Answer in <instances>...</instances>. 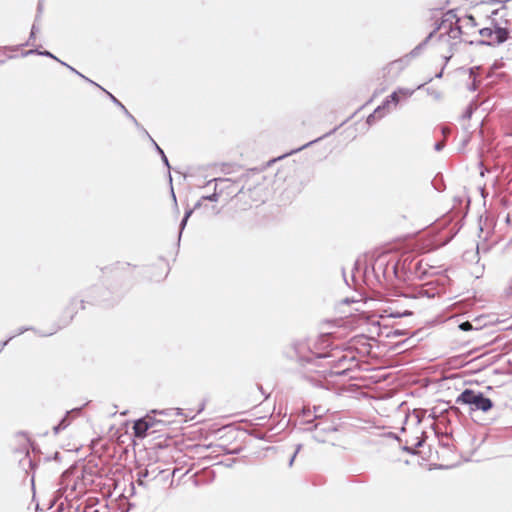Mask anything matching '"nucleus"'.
<instances>
[{"label": "nucleus", "mask_w": 512, "mask_h": 512, "mask_svg": "<svg viewBox=\"0 0 512 512\" xmlns=\"http://www.w3.org/2000/svg\"><path fill=\"white\" fill-rule=\"evenodd\" d=\"M296 354L297 362L301 370V376L313 384H317L318 380L311 374H323L326 376H343L347 375L350 371L346 363L352 362L353 359H348L347 356L341 352L336 355L332 352H317L312 350L307 340L297 341L293 344Z\"/></svg>", "instance_id": "nucleus-1"}, {"label": "nucleus", "mask_w": 512, "mask_h": 512, "mask_svg": "<svg viewBox=\"0 0 512 512\" xmlns=\"http://www.w3.org/2000/svg\"><path fill=\"white\" fill-rule=\"evenodd\" d=\"M449 281L450 280L447 277L433 279L418 286L407 288L402 293V296L410 299H419L424 297L433 299L446 292V284Z\"/></svg>", "instance_id": "nucleus-2"}, {"label": "nucleus", "mask_w": 512, "mask_h": 512, "mask_svg": "<svg viewBox=\"0 0 512 512\" xmlns=\"http://www.w3.org/2000/svg\"><path fill=\"white\" fill-rule=\"evenodd\" d=\"M456 404L468 405L470 411L488 412L494 406L493 401L480 391L470 388L464 389L456 398Z\"/></svg>", "instance_id": "nucleus-3"}, {"label": "nucleus", "mask_w": 512, "mask_h": 512, "mask_svg": "<svg viewBox=\"0 0 512 512\" xmlns=\"http://www.w3.org/2000/svg\"><path fill=\"white\" fill-rule=\"evenodd\" d=\"M503 23L505 25H508L510 23V21L505 19L503 21ZM493 36H494V38L491 40L479 39L476 41H466V40H464V41L470 45L495 47V46H499V45L503 44L509 38H512L511 31L509 30V28L507 26H505L502 29H498L497 32H495Z\"/></svg>", "instance_id": "nucleus-4"}, {"label": "nucleus", "mask_w": 512, "mask_h": 512, "mask_svg": "<svg viewBox=\"0 0 512 512\" xmlns=\"http://www.w3.org/2000/svg\"><path fill=\"white\" fill-rule=\"evenodd\" d=\"M434 36H435V31H431L426 36V38L423 41H421L417 46H415L407 55H405L403 58H401L399 60H396V61L392 62L391 64L392 65H394V64L401 65L402 63H406L407 64L411 58L418 57L422 53V51L426 48V46L429 43V41Z\"/></svg>", "instance_id": "nucleus-5"}, {"label": "nucleus", "mask_w": 512, "mask_h": 512, "mask_svg": "<svg viewBox=\"0 0 512 512\" xmlns=\"http://www.w3.org/2000/svg\"><path fill=\"white\" fill-rule=\"evenodd\" d=\"M85 472H86V469L85 467H83V469L81 470V474L78 475V468L77 467H71L67 470H65L61 477H60V488H59V491H63V492H67L68 488H69V484H68V480L71 476H74L77 478V480H79L80 478L82 480L85 479Z\"/></svg>", "instance_id": "nucleus-6"}, {"label": "nucleus", "mask_w": 512, "mask_h": 512, "mask_svg": "<svg viewBox=\"0 0 512 512\" xmlns=\"http://www.w3.org/2000/svg\"><path fill=\"white\" fill-rule=\"evenodd\" d=\"M214 182V192L210 195H205L201 197V200L217 202L219 200L220 195L223 193V188H219L221 184L229 183L228 178H215L207 182L206 186H209Z\"/></svg>", "instance_id": "nucleus-7"}, {"label": "nucleus", "mask_w": 512, "mask_h": 512, "mask_svg": "<svg viewBox=\"0 0 512 512\" xmlns=\"http://www.w3.org/2000/svg\"><path fill=\"white\" fill-rule=\"evenodd\" d=\"M303 431H315V435H320L321 433H330L336 431V428L333 424L327 423L326 421H315L311 426L301 428Z\"/></svg>", "instance_id": "nucleus-8"}, {"label": "nucleus", "mask_w": 512, "mask_h": 512, "mask_svg": "<svg viewBox=\"0 0 512 512\" xmlns=\"http://www.w3.org/2000/svg\"><path fill=\"white\" fill-rule=\"evenodd\" d=\"M149 140L151 141L155 151L159 154V156L161 157V160L163 162V164L167 167L168 169V177H169V183L171 185V195L173 197V200L174 202L176 203V196H175V193H174V190H173V187H172V176H171V166H170V163H169V160L165 154V152L163 151V149L156 143V141L151 137L149 136Z\"/></svg>", "instance_id": "nucleus-9"}, {"label": "nucleus", "mask_w": 512, "mask_h": 512, "mask_svg": "<svg viewBox=\"0 0 512 512\" xmlns=\"http://www.w3.org/2000/svg\"><path fill=\"white\" fill-rule=\"evenodd\" d=\"M150 429H152L151 424L147 423L144 418H139L134 421L133 431H134V436L136 438H139V439L145 438Z\"/></svg>", "instance_id": "nucleus-10"}, {"label": "nucleus", "mask_w": 512, "mask_h": 512, "mask_svg": "<svg viewBox=\"0 0 512 512\" xmlns=\"http://www.w3.org/2000/svg\"><path fill=\"white\" fill-rule=\"evenodd\" d=\"M75 313H76L75 299H73L71 301L70 305L64 311V315L67 317V319L63 322V325H58L51 332L41 333L40 335L45 337V336H51V335L55 334L59 329L68 325L72 321Z\"/></svg>", "instance_id": "nucleus-11"}, {"label": "nucleus", "mask_w": 512, "mask_h": 512, "mask_svg": "<svg viewBox=\"0 0 512 512\" xmlns=\"http://www.w3.org/2000/svg\"><path fill=\"white\" fill-rule=\"evenodd\" d=\"M459 21L460 18L457 16L456 11L454 9L448 10L441 18L438 27H435L432 31H435L436 34L442 28H446V22H449V25H451L457 24Z\"/></svg>", "instance_id": "nucleus-12"}, {"label": "nucleus", "mask_w": 512, "mask_h": 512, "mask_svg": "<svg viewBox=\"0 0 512 512\" xmlns=\"http://www.w3.org/2000/svg\"><path fill=\"white\" fill-rule=\"evenodd\" d=\"M406 259L403 263V268L407 270L411 275H414L415 277L422 278L426 275V270L422 269V260H419L417 262H413L412 260L409 262V264L406 263Z\"/></svg>", "instance_id": "nucleus-13"}, {"label": "nucleus", "mask_w": 512, "mask_h": 512, "mask_svg": "<svg viewBox=\"0 0 512 512\" xmlns=\"http://www.w3.org/2000/svg\"><path fill=\"white\" fill-rule=\"evenodd\" d=\"M311 415L312 412L310 408L303 407L301 409V412L296 419V423L299 425L300 430H302L301 428L311 426L314 423L313 418H310Z\"/></svg>", "instance_id": "nucleus-14"}, {"label": "nucleus", "mask_w": 512, "mask_h": 512, "mask_svg": "<svg viewBox=\"0 0 512 512\" xmlns=\"http://www.w3.org/2000/svg\"><path fill=\"white\" fill-rule=\"evenodd\" d=\"M443 29L445 30V33L439 34V36H438L439 41H442L446 34L451 39H458L463 34L462 27L459 25V23L451 24L448 27L446 26V28H443Z\"/></svg>", "instance_id": "nucleus-15"}, {"label": "nucleus", "mask_w": 512, "mask_h": 512, "mask_svg": "<svg viewBox=\"0 0 512 512\" xmlns=\"http://www.w3.org/2000/svg\"><path fill=\"white\" fill-rule=\"evenodd\" d=\"M19 464L26 471V473H28L26 466L32 471L31 484H32V487H34L35 468L37 466V463L31 459L28 451L26 452L24 458L19 461Z\"/></svg>", "instance_id": "nucleus-16"}, {"label": "nucleus", "mask_w": 512, "mask_h": 512, "mask_svg": "<svg viewBox=\"0 0 512 512\" xmlns=\"http://www.w3.org/2000/svg\"><path fill=\"white\" fill-rule=\"evenodd\" d=\"M105 93L108 95L109 99L116 105L118 106L121 111H123V113L125 114V116L130 119L134 125L136 127H139V122L137 121V119L127 110V108L113 95L111 94L109 91H105Z\"/></svg>", "instance_id": "nucleus-17"}, {"label": "nucleus", "mask_w": 512, "mask_h": 512, "mask_svg": "<svg viewBox=\"0 0 512 512\" xmlns=\"http://www.w3.org/2000/svg\"><path fill=\"white\" fill-rule=\"evenodd\" d=\"M399 93H403L406 96L412 95L413 91H409L408 89H398L397 91L392 92L383 102V107H387L390 103L397 105L400 101Z\"/></svg>", "instance_id": "nucleus-18"}, {"label": "nucleus", "mask_w": 512, "mask_h": 512, "mask_svg": "<svg viewBox=\"0 0 512 512\" xmlns=\"http://www.w3.org/2000/svg\"><path fill=\"white\" fill-rule=\"evenodd\" d=\"M352 117H353V115L351 116V118H352ZM349 119H350V117H349V118H347L346 120H344L340 125H338V126H336L335 128H333L331 131H329V132L325 133L323 136L318 137L317 139L312 140V141H310V142H308V143H306V144L302 145L301 147H299V148H297V149H295V150H292L289 154H292V153L298 152V151H300V150H302V149H304V148H306V147H308V146H310V145H312V144H314V143H316V142H318V141L322 140L323 138H326V137H328V136H331L332 134H334V133L338 130V128H340V127H341V126H343L346 122H348V121H349Z\"/></svg>", "instance_id": "nucleus-19"}, {"label": "nucleus", "mask_w": 512, "mask_h": 512, "mask_svg": "<svg viewBox=\"0 0 512 512\" xmlns=\"http://www.w3.org/2000/svg\"><path fill=\"white\" fill-rule=\"evenodd\" d=\"M482 69L481 66H473L468 69L469 78L472 79V82L468 85V90L471 92H475L478 89L479 83L477 81V75L474 74V71H480Z\"/></svg>", "instance_id": "nucleus-20"}, {"label": "nucleus", "mask_w": 512, "mask_h": 512, "mask_svg": "<svg viewBox=\"0 0 512 512\" xmlns=\"http://www.w3.org/2000/svg\"><path fill=\"white\" fill-rule=\"evenodd\" d=\"M32 54H37V55H40V56H44V57H48V58L54 59L55 61L59 62L60 64H61V62H63L62 60L57 58L55 55H53L50 51H48V50H39L38 48L30 49L28 51H25V52L22 53V56H28V55H32Z\"/></svg>", "instance_id": "nucleus-21"}, {"label": "nucleus", "mask_w": 512, "mask_h": 512, "mask_svg": "<svg viewBox=\"0 0 512 512\" xmlns=\"http://www.w3.org/2000/svg\"><path fill=\"white\" fill-rule=\"evenodd\" d=\"M383 313L385 314L386 317H390V318H401V317H407V316H411L413 314L412 311L410 310H403V311H394L392 310L391 307H388L386 309L383 310Z\"/></svg>", "instance_id": "nucleus-22"}, {"label": "nucleus", "mask_w": 512, "mask_h": 512, "mask_svg": "<svg viewBox=\"0 0 512 512\" xmlns=\"http://www.w3.org/2000/svg\"><path fill=\"white\" fill-rule=\"evenodd\" d=\"M193 214V209H186L185 210V213H184V216L180 222V225H179V233H178V245L180 244V240H181V236H182V233H183V230L185 229L186 225H187V222L189 220V218L191 217V215Z\"/></svg>", "instance_id": "nucleus-23"}, {"label": "nucleus", "mask_w": 512, "mask_h": 512, "mask_svg": "<svg viewBox=\"0 0 512 512\" xmlns=\"http://www.w3.org/2000/svg\"><path fill=\"white\" fill-rule=\"evenodd\" d=\"M143 418L146 420L147 423L151 424L152 428H155L157 426H162V425L165 426L171 422L170 420L156 419L154 416H151L150 414H147Z\"/></svg>", "instance_id": "nucleus-24"}, {"label": "nucleus", "mask_w": 512, "mask_h": 512, "mask_svg": "<svg viewBox=\"0 0 512 512\" xmlns=\"http://www.w3.org/2000/svg\"><path fill=\"white\" fill-rule=\"evenodd\" d=\"M93 291L100 294L99 297H93V303L102 304L107 301V298L105 296L108 293V291L106 289H104L103 287H100V286H96L93 288Z\"/></svg>", "instance_id": "nucleus-25"}, {"label": "nucleus", "mask_w": 512, "mask_h": 512, "mask_svg": "<svg viewBox=\"0 0 512 512\" xmlns=\"http://www.w3.org/2000/svg\"><path fill=\"white\" fill-rule=\"evenodd\" d=\"M276 159H272L267 162L265 166L262 167H254L247 170L246 174H244L242 177H250L251 175H259L267 166L271 165V163L275 162Z\"/></svg>", "instance_id": "nucleus-26"}, {"label": "nucleus", "mask_w": 512, "mask_h": 512, "mask_svg": "<svg viewBox=\"0 0 512 512\" xmlns=\"http://www.w3.org/2000/svg\"><path fill=\"white\" fill-rule=\"evenodd\" d=\"M152 413H154V414L157 413L162 416H170V415L179 416V415L183 414L182 410L180 408L167 409V410H161V411L153 410Z\"/></svg>", "instance_id": "nucleus-27"}, {"label": "nucleus", "mask_w": 512, "mask_h": 512, "mask_svg": "<svg viewBox=\"0 0 512 512\" xmlns=\"http://www.w3.org/2000/svg\"><path fill=\"white\" fill-rule=\"evenodd\" d=\"M20 48V46H6L4 47L3 51L0 52V56H4L5 55V51H11V52H15L17 51L18 49ZM14 56L12 55H9V56H6V57H3V58H0V65L5 63L6 59H10V58H13Z\"/></svg>", "instance_id": "nucleus-28"}, {"label": "nucleus", "mask_w": 512, "mask_h": 512, "mask_svg": "<svg viewBox=\"0 0 512 512\" xmlns=\"http://www.w3.org/2000/svg\"><path fill=\"white\" fill-rule=\"evenodd\" d=\"M432 428L434 429L436 436L439 438L440 445L443 447H449L448 439H449L450 435L445 433L440 436L434 425H432Z\"/></svg>", "instance_id": "nucleus-29"}, {"label": "nucleus", "mask_w": 512, "mask_h": 512, "mask_svg": "<svg viewBox=\"0 0 512 512\" xmlns=\"http://www.w3.org/2000/svg\"><path fill=\"white\" fill-rule=\"evenodd\" d=\"M36 22L37 21H35L31 27V32H30L28 41L24 44L19 45L20 47L30 45L31 41L35 39L36 32L39 30Z\"/></svg>", "instance_id": "nucleus-30"}, {"label": "nucleus", "mask_w": 512, "mask_h": 512, "mask_svg": "<svg viewBox=\"0 0 512 512\" xmlns=\"http://www.w3.org/2000/svg\"><path fill=\"white\" fill-rule=\"evenodd\" d=\"M504 66V63L500 61H495L493 65L490 67L489 72L487 73V78H491L494 74V71L502 68Z\"/></svg>", "instance_id": "nucleus-31"}, {"label": "nucleus", "mask_w": 512, "mask_h": 512, "mask_svg": "<svg viewBox=\"0 0 512 512\" xmlns=\"http://www.w3.org/2000/svg\"><path fill=\"white\" fill-rule=\"evenodd\" d=\"M148 470L147 469H144V470H140L138 472V478H137V483L139 486H145V482H144V478H146L148 476Z\"/></svg>", "instance_id": "nucleus-32"}, {"label": "nucleus", "mask_w": 512, "mask_h": 512, "mask_svg": "<svg viewBox=\"0 0 512 512\" xmlns=\"http://www.w3.org/2000/svg\"><path fill=\"white\" fill-rule=\"evenodd\" d=\"M380 270H382L383 277L385 279H387L388 278V276H387L388 264L385 267H383L382 263H378L377 266L374 267V272L377 277H379L378 271H380Z\"/></svg>", "instance_id": "nucleus-33"}, {"label": "nucleus", "mask_w": 512, "mask_h": 512, "mask_svg": "<svg viewBox=\"0 0 512 512\" xmlns=\"http://www.w3.org/2000/svg\"><path fill=\"white\" fill-rule=\"evenodd\" d=\"M372 114L377 118V120L381 119L385 115V107H383V104L378 106Z\"/></svg>", "instance_id": "nucleus-34"}, {"label": "nucleus", "mask_w": 512, "mask_h": 512, "mask_svg": "<svg viewBox=\"0 0 512 512\" xmlns=\"http://www.w3.org/2000/svg\"><path fill=\"white\" fill-rule=\"evenodd\" d=\"M479 34H480V36L486 37V38H492L494 35L492 28H490V27L481 28L479 30Z\"/></svg>", "instance_id": "nucleus-35"}, {"label": "nucleus", "mask_w": 512, "mask_h": 512, "mask_svg": "<svg viewBox=\"0 0 512 512\" xmlns=\"http://www.w3.org/2000/svg\"><path fill=\"white\" fill-rule=\"evenodd\" d=\"M473 112H474V108H473L472 104H469L465 108V110H464V112L462 114V118L463 119H470L472 117Z\"/></svg>", "instance_id": "nucleus-36"}, {"label": "nucleus", "mask_w": 512, "mask_h": 512, "mask_svg": "<svg viewBox=\"0 0 512 512\" xmlns=\"http://www.w3.org/2000/svg\"><path fill=\"white\" fill-rule=\"evenodd\" d=\"M406 334H407L406 330L394 329L387 334V337H399V336H403Z\"/></svg>", "instance_id": "nucleus-37"}, {"label": "nucleus", "mask_w": 512, "mask_h": 512, "mask_svg": "<svg viewBox=\"0 0 512 512\" xmlns=\"http://www.w3.org/2000/svg\"><path fill=\"white\" fill-rule=\"evenodd\" d=\"M69 411L66 412V414L63 416V418L59 421V425L63 427V429H66L69 424H70V420H69Z\"/></svg>", "instance_id": "nucleus-38"}, {"label": "nucleus", "mask_w": 512, "mask_h": 512, "mask_svg": "<svg viewBox=\"0 0 512 512\" xmlns=\"http://www.w3.org/2000/svg\"><path fill=\"white\" fill-rule=\"evenodd\" d=\"M459 329L462 331H470L473 330V325L469 321H464L459 324Z\"/></svg>", "instance_id": "nucleus-39"}, {"label": "nucleus", "mask_w": 512, "mask_h": 512, "mask_svg": "<svg viewBox=\"0 0 512 512\" xmlns=\"http://www.w3.org/2000/svg\"><path fill=\"white\" fill-rule=\"evenodd\" d=\"M425 413H426V411L423 409L414 410V415L417 419V423H420L423 420Z\"/></svg>", "instance_id": "nucleus-40"}, {"label": "nucleus", "mask_w": 512, "mask_h": 512, "mask_svg": "<svg viewBox=\"0 0 512 512\" xmlns=\"http://www.w3.org/2000/svg\"><path fill=\"white\" fill-rule=\"evenodd\" d=\"M320 410H321L320 406H314V415H313L314 422L321 419L322 416L320 414Z\"/></svg>", "instance_id": "nucleus-41"}, {"label": "nucleus", "mask_w": 512, "mask_h": 512, "mask_svg": "<svg viewBox=\"0 0 512 512\" xmlns=\"http://www.w3.org/2000/svg\"><path fill=\"white\" fill-rule=\"evenodd\" d=\"M465 18H466V20L469 22V24H470L472 27L477 26V22H476V20H475V18H474V16H473V15H471V14L466 15V17H465Z\"/></svg>", "instance_id": "nucleus-42"}, {"label": "nucleus", "mask_w": 512, "mask_h": 512, "mask_svg": "<svg viewBox=\"0 0 512 512\" xmlns=\"http://www.w3.org/2000/svg\"><path fill=\"white\" fill-rule=\"evenodd\" d=\"M15 337V335L9 336L5 341L0 342V352L4 349L6 345Z\"/></svg>", "instance_id": "nucleus-43"}, {"label": "nucleus", "mask_w": 512, "mask_h": 512, "mask_svg": "<svg viewBox=\"0 0 512 512\" xmlns=\"http://www.w3.org/2000/svg\"><path fill=\"white\" fill-rule=\"evenodd\" d=\"M444 147H445V142H444V141H438V142H436V143H435V145H434V149H435L436 151H438V152H439V151H441V150H443V148H444Z\"/></svg>", "instance_id": "nucleus-44"}, {"label": "nucleus", "mask_w": 512, "mask_h": 512, "mask_svg": "<svg viewBox=\"0 0 512 512\" xmlns=\"http://www.w3.org/2000/svg\"><path fill=\"white\" fill-rule=\"evenodd\" d=\"M376 121H377V118L372 113L367 117V120H366L368 125H373Z\"/></svg>", "instance_id": "nucleus-45"}, {"label": "nucleus", "mask_w": 512, "mask_h": 512, "mask_svg": "<svg viewBox=\"0 0 512 512\" xmlns=\"http://www.w3.org/2000/svg\"><path fill=\"white\" fill-rule=\"evenodd\" d=\"M29 330H33V328H32V327H20V328L18 329L17 333H16V334H14V335H15V337H16L17 335H21V334H23L24 332L29 331Z\"/></svg>", "instance_id": "nucleus-46"}, {"label": "nucleus", "mask_w": 512, "mask_h": 512, "mask_svg": "<svg viewBox=\"0 0 512 512\" xmlns=\"http://www.w3.org/2000/svg\"><path fill=\"white\" fill-rule=\"evenodd\" d=\"M42 9H43L42 3H41V1H39L38 6H37V15H36L35 21L39 20L40 15L42 13Z\"/></svg>", "instance_id": "nucleus-47"}, {"label": "nucleus", "mask_w": 512, "mask_h": 512, "mask_svg": "<svg viewBox=\"0 0 512 512\" xmlns=\"http://www.w3.org/2000/svg\"><path fill=\"white\" fill-rule=\"evenodd\" d=\"M250 435L255 437L256 439H259V440L265 439V435L263 433H260V432L259 433L251 432Z\"/></svg>", "instance_id": "nucleus-48"}, {"label": "nucleus", "mask_w": 512, "mask_h": 512, "mask_svg": "<svg viewBox=\"0 0 512 512\" xmlns=\"http://www.w3.org/2000/svg\"><path fill=\"white\" fill-rule=\"evenodd\" d=\"M61 65L67 67L71 72L75 73L76 75H78V73H80L74 67L70 66L69 64L65 63L64 61L61 62Z\"/></svg>", "instance_id": "nucleus-49"}, {"label": "nucleus", "mask_w": 512, "mask_h": 512, "mask_svg": "<svg viewBox=\"0 0 512 512\" xmlns=\"http://www.w3.org/2000/svg\"><path fill=\"white\" fill-rule=\"evenodd\" d=\"M85 81L98 87L99 89H101L102 91H106L102 86H100L99 84H97L96 82L92 81L91 79H89L88 77L85 78Z\"/></svg>", "instance_id": "nucleus-50"}, {"label": "nucleus", "mask_w": 512, "mask_h": 512, "mask_svg": "<svg viewBox=\"0 0 512 512\" xmlns=\"http://www.w3.org/2000/svg\"><path fill=\"white\" fill-rule=\"evenodd\" d=\"M137 129L142 132L148 139H149V136H151L147 130L139 123V127H137Z\"/></svg>", "instance_id": "nucleus-51"}, {"label": "nucleus", "mask_w": 512, "mask_h": 512, "mask_svg": "<svg viewBox=\"0 0 512 512\" xmlns=\"http://www.w3.org/2000/svg\"><path fill=\"white\" fill-rule=\"evenodd\" d=\"M449 410H450L452 413H454L456 416H458V415H460V414H461L460 409H459L458 407H456V406H451V407L449 408Z\"/></svg>", "instance_id": "nucleus-52"}, {"label": "nucleus", "mask_w": 512, "mask_h": 512, "mask_svg": "<svg viewBox=\"0 0 512 512\" xmlns=\"http://www.w3.org/2000/svg\"><path fill=\"white\" fill-rule=\"evenodd\" d=\"M204 200H201V198L194 204V206L191 208L193 209V212L199 208H201L202 206V203H203Z\"/></svg>", "instance_id": "nucleus-53"}, {"label": "nucleus", "mask_w": 512, "mask_h": 512, "mask_svg": "<svg viewBox=\"0 0 512 512\" xmlns=\"http://www.w3.org/2000/svg\"><path fill=\"white\" fill-rule=\"evenodd\" d=\"M63 430H64V429H63V427H62V426H60L59 424H57V425H55V426L53 427V432H54V434H55V435H57L58 433H60V432H61V431H63Z\"/></svg>", "instance_id": "nucleus-54"}, {"label": "nucleus", "mask_w": 512, "mask_h": 512, "mask_svg": "<svg viewBox=\"0 0 512 512\" xmlns=\"http://www.w3.org/2000/svg\"><path fill=\"white\" fill-rule=\"evenodd\" d=\"M398 263H395L391 266L392 273L395 277H398Z\"/></svg>", "instance_id": "nucleus-55"}, {"label": "nucleus", "mask_w": 512, "mask_h": 512, "mask_svg": "<svg viewBox=\"0 0 512 512\" xmlns=\"http://www.w3.org/2000/svg\"><path fill=\"white\" fill-rule=\"evenodd\" d=\"M77 485H78V481L75 480L74 483L70 487V490H71L70 494H72L77 489Z\"/></svg>", "instance_id": "nucleus-56"}, {"label": "nucleus", "mask_w": 512, "mask_h": 512, "mask_svg": "<svg viewBox=\"0 0 512 512\" xmlns=\"http://www.w3.org/2000/svg\"><path fill=\"white\" fill-rule=\"evenodd\" d=\"M231 184H232V182H231V180L229 179V183H227V184H221V185L219 186V188H223V191H224L225 189L229 188V187L231 186Z\"/></svg>", "instance_id": "nucleus-57"}, {"label": "nucleus", "mask_w": 512, "mask_h": 512, "mask_svg": "<svg viewBox=\"0 0 512 512\" xmlns=\"http://www.w3.org/2000/svg\"><path fill=\"white\" fill-rule=\"evenodd\" d=\"M296 456H297V455H296V453H293V455L291 456V458H290V460H289V463H288V465H289L290 467L293 465V463H294V460H295Z\"/></svg>", "instance_id": "nucleus-58"}, {"label": "nucleus", "mask_w": 512, "mask_h": 512, "mask_svg": "<svg viewBox=\"0 0 512 512\" xmlns=\"http://www.w3.org/2000/svg\"><path fill=\"white\" fill-rule=\"evenodd\" d=\"M403 449L410 454H415L413 448L411 447L405 446Z\"/></svg>", "instance_id": "nucleus-59"}, {"label": "nucleus", "mask_w": 512, "mask_h": 512, "mask_svg": "<svg viewBox=\"0 0 512 512\" xmlns=\"http://www.w3.org/2000/svg\"><path fill=\"white\" fill-rule=\"evenodd\" d=\"M442 133H443L444 135H447V134H449V133H450V129H449L448 127H442Z\"/></svg>", "instance_id": "nucleus-60"}, {"label": "nucleus", "mask_w": 512, "mask_h": 512, "mask_svg": "<svg viewBox=\"0 0 512 512\" xmlns=\"http://www.w3.org/2000/svg\"><path fill=\"white\" fill-rule=\"evenodd\" d=\"M424 443V440H418L417 443L415 444V448H419L423 445Z\"/></svg>", "instance_id": "nucleus-61"}, {"label": "nucleus", "mask_w": 512, "mask_h": 512, "mask_svg": "<svg viewBox=\"0 0 512 512\" xmlns=\"http://www.w3.org/2000/svg\"><path fill=\"white\" fill-rule=\"evenodd\" d=\"M301 448H302V445L298 444L294 453H296V455H297L298 452L301 450Z\"/></svg>", "instance_id": "nucleus-62"}, {"label": "nucleus", "mask_w": 512, "mask_h": 512, "mask_svg": "<svg viewBox=\"0 0 512 512\" xmlns=\"http://www.w3.org/2000/svg\"><path fill=\"white\" fill-rule=\"evenodd\" d=\"M442 75H443V69H442L440 72H438V73L435 75V77H436V78H441V77H442Z\"/></svg>", "instance_id": "nucleus-63"}, {"label": "nucleus", "mask_w": 512, "mask_h": 512, "mask_svg": "<svg viewBox=\"0 0 512 512\" xmlns=\"http://www.w3.org/2000/svg\"><path fill=\"white\" fill-rule=\"evenodd\" d=\"M204 409V403L201 404L200 408L198 409L197 413H200Z\"/></svg>", "instance_id": "nucleus-64"}]
</instances>
